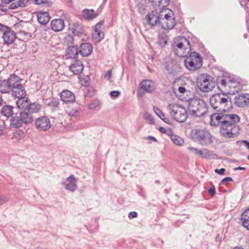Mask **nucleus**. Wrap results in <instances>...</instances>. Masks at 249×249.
<instances>
[{
    "label": "nucleus",
    "mask_w": 249,
    "mask_h": 249,
    "mask_svg": "<svg viewBox=\"0 0 249 249\" xmlns=\"http://www.w3.org/2000/svg\"><path fill=\"white\" fill-rule=\"evenodd\" d=\"M227 112H216L210 115V124L219 126L220 135L225 138H235L239 135L241 127L237 124L240 117L235 114H228Z\"/></svg>",
    "instance_id": "f257e3e1"
},
{
    "label": "nucleus",
    "mask_w": 249,
    "mask_h": 249,
    "mask_svg": "<svg viewBox=\"0 0 249 249\" xmlns=\"http://www.w3.org/2000/svg\"><path fill=\"white\" fill-rule=\"evenodd\" d=\"M212 107L216 112H229L233 106L231 98L227 93H217L213 95L210 99Z\"/></svg>",
    "instance_id": "f03ea898"
},
{
    "label": "nucleus",
    "mask_w": 249,
    "mask_h": 249,
    "mask_svg": "<svg viewBox=\"0 0 249 249\" xmlns=\"http://www.w3.org/2000/svg\"><path fill=\"white\" fill-rule=\"evenodd\" d=\"M187 107L190 114L196 118L205 116L208 111V105L201 99H189Z\"/></svg>",
    "instance_id": "7ed1b4c3"
},
{
    "label": "nucleus",
    "mask_w": 249,
    "mask_h": 249,
    "mask_svg": "<svg viewBox=\"0 0 249 249\" xmlns=\"http://www.w3.org/2000/svg\"><path fill=\"white\" fill-rule=\"evenodd\" d=\"M192 139L204 146H207L213 142V136L208 130L192 129L190 133Z\"/></svg>",
    "instance_id": "20e7f679"
},
{
    "label": "nucleus",
    "mask_w": 249,
    "mask_h": 249,
    "mask_svg": "<svg viewBox=\"0 0 249 249\" xmlns=\"http://www.w3.org/2000/svg\"><path fill=\"white\" fill-rule=\"evenodd\" d=\"M170 115L175 120L179 123H184L188 115L187 110L183 106L177 104H171L168 106Z\"/></svg>",
    "instance_id": "39448f33"
},
{
    "label": "nucleus",
    "mask_w": 249,
    "mask_h": 249,
    "mask_svg": "<svg viewBox=\"0 0 249 249\" xmlns=\"http://www.w3.org/2000/svg\"><path fill=\"white\" fill-rule=\"evenodd\" d=\"M215 86L213 78L208 74H201L198 78L197 86L201 91L205 92L210 91Z\"/></svg>",
    "instance_id": "423d86ee"
},
{
    "label": "nucleus",
    "mask_w": 249,
    "mask_h": 249,
    "mask_svg": "<svg viewBox=\"0 0 249 249\" xmlns=\"http://www.w3.org/2000/svg\"><path fill=\"white\" fill-rule=\"evenodd\" d=\"M184 64L186 68L189 70L195 71L202 67V58L198 53L193 52L185 59Z\"/></svg>",
    "instance_id": "0eeeda50"
},
{
    "label": "nucleus",
    "mask_w": 249,
    "mask_h": 249,
    "mask_svg": "<svg viewBox=\"0 0 249 249\" xmlns=\"http://www.w3.org/2000/svg\"><path fill=\"white\" fill-rule=\"evenodd\" d=\"M35 125L36 129L39 131H46L52 126L51 121L47 116H41L35 121Z\"/></svg>",
    "instance_id": "6e6552de"
},
{
    "label": "nucleus",
    "mask_w": 249,
    "mask_h": 249,
    "mask_svg": "<svg viewBox=\"0 0 249 249\" xmlns=\"http://www.w3.org/2000/svg\"><path fill=\"white\" fill-rule=\"evenodd\" d=\"M218 88L222 91L223 89H226V87L228 86L230 88L233 87L236 88L235 86L232 85L235 83V80L233 78L227 77V76L219 77L216 80Z\"/></svg>",
    "instance_id": "1a4fd4ad"
},
{
    "label": "nucleus",
    "mask_w": 249,
    "mask_h": 249,
    "mask_svg": "<svg viewBox=\"0 0 249 249\" xmlns=\"http://www.w3.org/2000/svg\"><path fill=\"white\" fill-rule=\"evenodd\" d=\"M139 87L143 90L144 92L151 93L155 89V83L150 80H144L141 82Z\"/></svg>",
    "instance_id": "9d476101"
},
{
    "label": "nucleus",
    "mask_w": 249,
    "mask_h": 249,
    "mask_svg": "<svg viewBox=\"0 0 249 249\" xmlns=\"http://www.w3.org/2000/svg\"><path fill=\"white\" fill-rule=\"evenodd\" d=\"M176 24V21L174 14L172 16H169V18L163 19L161 23L160 24L161 27L165 30H170L173 29Z\"/></svg>",
    "instance_id": "9b49d317"
},
{
    "label": "nucleus",
    "mask_w": 249,
    "mask_h": 249,
    "mask_svg": "<svg viewBox=\"0 0 249 249\" xmlns=\"http://www.w3.org/2000/svg\"><path fill=\"white\" fill-rule=\"evenodd\" d=\"M10 90L12 91V95L17 98L26 95L25 88L20 83L13 86Z\"/></svg>",
    "instance_id": "f8f14e48"
},
{
    "label": "nucleus",
    "mask_w": 249,
    "mask_h": 249,
    "mask_svg": "<svg viewBox=\"0 0 249 249\" xmlns=\"http://www.w3.org/2000/svg\"><path fill=\"white\" fill-rule=\"evenodd\" d=\"M172 47H191V43L186 37L183 36H178L175 37L173 40Z\"/></svg>",
    "instance_id": "ddd939ff"
},
{
    "label": "nucleus",
    "mask_w": 249,
    "mask_h": 249,
    "mask_svg": "<svg viewBox=\"0 0 249 249\" xmlns=\"http://www.w3.org/2000/svg\"><path fill=\"white\" fill-rule=\"evenodd\" d=\"M61 100L66 103H73L75 99L74 94L69 90H64L60 93Z\"/></svg>",
    "instance_id": "4468645a"
},
{
    "label": "nucleus",
    "mask_w": 249,
    "mask_h": 249,
    "mask_svg": "<svg viewBox=\"0 0 249 249\" xmlns=\"http://www.w3.org/2000/svg\"><path fill=\"white\" fill-rule=\"evenodd\" d=\"M2 38L4 44L7 45L14 43L17 38L15 32L10 29L3 33Z\"/></svg>",
    "instance_id": "2eb2a0df"
},
{
    "label": "nucleus",
    "mask_w": 249,
    "mask_h": 249,
    "mask_svg": "<svg viewBox=\"0 0 249 249\" xmlns=\"http://www.w3.org/2000/svg\"><path fill=\"white\" fill-rule=\"evenodd\" d=\"M69 69L74 74L78 75L82 72L84 65L81 61L76 60L74 63L70 66Z\"/></svg>",
    "instance_id": "dca6fc26"
},
{
    "label": "nucleus",
    "mask_w": 249,
    "mask_h": 249,
    "mask_svg": "<svg viewBox=\"0 0 249 249\" xmlns=\"http://www.w3.org/2000/svg\"><path fill=\"white\" fill-rule=\"evenodd\" d=\"M16 107L10 105H5L2 107L0 110V113L2 115L10 118L13 116L15 114V110H17Z\"/></svg>",
    "instance_id": "f3484780"
},
{
    "label": "nucleus",
    "mask_w": 249,
    "mask_h": 249,
    "mask_svg": "<svg viewBox=\"0 0 249 249\" xmlns=\"http://www.w3.org/2000/svg\"><path fill=\"white\" fill-rule=\"evenodd\" d=\"M68 183L65 185V188L71 192H74L76 190L77 186L76 184L77 179L73 175H71L66 180Z\"/></svg>",
    "instance_id": "a211bd4d"
},
{
    "label": "nucleus",
    "mask_w": 249,
    "mask_h": 249,
    "mask_svg": "<svg viewBox=\"0 0 249 249\" xmlns=\"http://www.w3.org/2000/svg\"><path fill=\"white\" fill-rule=\"evenodd\" d=\"M164 68L170 75L175 76L177 73L178 65L173 61L166 62L164 64Z\"/></svg>",
    "instance_id": "6ab92c4d"
},
{
    "label": "nucleus",
    "mask_w": 249,
    "mask_h": 249,
    "mask_svg": "<svg viewBox=\"0 0 249 249\" xmlns=\"http://www.w3.org/2000/svg\"><path fill=\"white\" fill-rule=\"evenodd\" d=\"M65 27L64 21L60 18L53 19L51 22L52 29L55 32L62 31Z\"/></svg>",
    "instance_id": "aec40b11"
},
{
    "label": "nucleus",
    "mask_w": 249,
    "mask_h": 249,
    "mask_svg": "<svg viewBox=\"0 0 249 249\" xmlns=\"http://www.w3.org/2000/svg\"><path fill=\"white\" fill-rule=\"evenodd\" d=\"M18 98L16 102L18 107L20 109H23L24 111L27 110L29 105H30V100L25 96H22Z\"/></svg>",
    "instance_id": "412c9836"
},
{
    "label": "nucleus",
    "mask_w": 249,
    "mask_h": 249,
    "mask_svg": "<svg viewBox=\"0 0 249 249\" xmlns=\"http://www.w3.org/2000/svg\"><path fill=\"white\" fill-rule=\"evenodd\" d=\"M69 29L75 36H80L84 32L83 27L78 23L70 24Z\"/></svg>",
    "instance_id": "4be33fe9"
},
{
    "label": "nucleus",
    "mask_w": 249,
    "mask_h": 249,
    "mask_svg": "<svg viewBox=\"0 0 249 249\" xmlns=\"http://www.w3.org/2000/svg\"><path fill=\"white\" fill-rule=\"evenodd\" d=\"M163 8L160 10L158 13L159 18L160 19V24L161 23L163 19H166L174 14L173 12L170 9L162 7Z\"/></svg>",
    "instance_id": "5701e85b"
},
{
    "label": "nucleus",
    "mask_w": 249,
    "mask_h": 249,
    "mask_svg": "<svg viewBox=\"0 0 249 249\" xmlns=\"http://www.w3.org/2000/svg\"><path fill=\"white\" fill-rule=\"evenodd\" d=\"M147 22L152 26H155L158 23L160 24V19L158 13H155L152 12L151 13L147 15Z\"/></svg>",
    "instance_id": "b1692460"
},
{
    "label": "nucleus",
    "mask_w": 249,
    "mask_h": 249,
    "mask_svg": "<svg viewBox=\"0 0 249 249\" xmlns=\"http://www.w3.org/2000/svg\"><path fill=\"white\" fill-rule=\"evenodd\" d=\"M78 48H67L65 54L67 59H74L77 60L78 57Z\"/></svg>",
    "instance_id": "393cba45"
},
{
    "label": "nucleus",
    "mask_w": 249,
    "mask_h": 249,
    "mask_svg": "<svg viewBox=\"0 0 249 249\" xmlns=\"http://www.w3.org/2000/svg\"><path fill=\"white\" fill-rule=\"evenodd\" d=\"M10 119V126L12 127L18 128L22 126L23 122L20 116H17V114L16 113L15 116L11 117Z\"/></svg>",
    "instance_id": "a878e982"
},
{
    "label": "nucleus",
    "mask_w": 249,
    "mask_h": 249,
    "mask_svg": "<svg viewBox=\"0 0 249 249\" xmlns=\"http://www.w3.org/2000/svg\"><path fill=\"white\" fill-rule=\"evenodd\" d=\"M19 115L22 119L23 123L29 124L32 123L34 121L32 114L26 110L20 111Z\"/></svg>",
    "instance_id": "bb28decb"
},
{
    "label": "nucleus",
    "mask_w": 249,
    "mask_h": 249,
    "mask_svg": "<svg viewBox=\"0 0 249 249\" xmlns=\"http://www.w3.org/2000/svg\"><path fill=\"white\" fill-rule=\"evenodd\" d=\"M6 80L8 85H9V88L11 89L13 86L20 84L21 79L17 75L12 74L10 75L9 77L7 78Z\"/></svg>",
    "instance_id": "cd10ccee"
},
{
    "label": "nucleus",
    "mask_w": 249,
    "mask_h": 249,
    "mask_svg": "<svg viewBox=\"0 0 249 249\" xmlns=\"http://www.w3.org/2000/svg\"><path fill=\"white\" fill-rule=\"evenodd\" d=\"M240 220L242 222V226L249 231V208L242 213Z\"/></svg>",
    "instance_id": "c85d7f7f"
},
{
    "label": "nucleus",
    "mask_w": 249,
    "mask_h": 249,
    "mask_svg": "<svg viewBox=\"0 0 249 249\" xmlns=\"http://www.w3.org/2000/svg\"><path fill=\"white\" fill-rule=\"evenodd\" d=\"M234 104L239 107H243L247 106L245 95L239 94L234 97Z\"/></svg>",
    "instance_id": "c756f323"
},
{
    "label": "nucleus",
    "mask_w": 249,
    "mask_h": 249,
    "mask_svg": "<svg viewBox=\"0 0 249 249\" xmlns=\"http://www.w3.org/2000/svg\"><path fill=\"white\" fill-rule=\"evenodd\" d=\"M50 16L48 13L43 12L37 15V19L38 22L42 24H46L50 20Z\"/></svg>",
    "instance_id": "7c9ffc66"
},
{
    "label": "nucleus",
    "mask_w": 249,
    "mask_h": 249,
    "mask_svg": "<svg viewBox=\"0 0 249 249\" xmlns=\"http://www.w3.org/2000/svg\"><path fill=\"white\" fill-rule=\"evenodd\" d=\"M10 89L9 85H8L6 79H2V77L0 78V92L2 93L9 92Z\"/></svg>",
    "instance_id": "2f4dec72"
},
{
    "label": "nucleus",
    "mask_w": 249,
    "mask_h": 249,
    "mask_svg": "<svg viewBox=\"0 0 249 249\" xmlns=\"http://www.w3.org/2000/svg\"><path fill=\"white\" fill-rule=\"evenodd\" d=\"M41 108V106L40 104L36 103H32L30 102L26 111L32 114L33 113L38 112Z\"/></svg>",
    "instance_id": "473e14b6"
},
{
    "label": "nucleus",
    "mask_w": 249,
    "mask_h": 249,
    "mask_svg": "<svg viewBox=\"0 0 249 249\" xmlns=\"http://www.w3.org/2000/svg\"><path fill=\"white\" fill-rule=\"evenodd\" d=\"M173 91L177 97H178L180 100H182V96L185 94L187 95L188 90L183 87H179L178 89L173 88Z\"/></svg>",
    "instance_id": "72a5a7b5"
},
{
    "label": "nucleus",
    "mask_w": 249,
    "mask_h": 249,
    "mask_svg": "<svg viewBox=\"0 0 249 249\" xmlns=\"http://www.w3.org/2000/svg\"><path fill=\"white\" fill-rule=\"evenodd\" d=\"M93 10L84 9L83 11L82 16L86 19H92L97 17V14H93Z\"/></svg>",
    "instance_id": "f704fd0d"
},
{
    "label": "nucleus",
    "mask_w": 249,
    "mask_h": 249,
    "mask_svg": "<svg viewBox=\"0 0 249 249\" xmlns=\"http://www.w3.org/2000/svg\"><path fill=\"white\" fill-rule=\"evenodd\" d=\"M25 137V133L21 130H17L13 133L12 139L16 142H18L23 139Z\"/></svg>",
    "instance_id": "c9c22d12"
},
{
    "label": "nucleus",
    "mask_w": 249,
    "mask_h": 249,
    "mask_svg": "<svg viewBox=\"0 0 249 249\" xmlns=\"http://www.w3.org/2000/svg\"><path fill=\"white\" fill-rule=\"evenodd\" d=\"M18 39L24 42H27L31 37L30 33H26L24 31H19L18 33Z\"/></svg>",
    "instance_id": "e433bc0d"
},
{
    "label": "nucleus",
    "mask_w": 249,
    "mask_h": 249,
    "mask_svg": "<svg viewBox=\"0 0 249 249\" xmlns=\"http://www.w3.org/2000/svg\"><path fill=\"white\" fill-rule=\"evenodd\" d=\"M104 36V34L102 31H94L92 33V39L95 42H100Z\"/></svg>",
    "instance_id": "4c0bfd02"
},
{
    "label": "nucleus",
    "mask_w": 249,
    "mask_h": 249,
    "mask_svg": "<svg viewBox=\"0 0 249 249\" xmlns=\"http://www.w3.org/2000/svg\"><path fill=\"white\" fill-rule=\"evenodd\" d=\"M64 43L67 47H78L74 45V38L72 35H69L65 37Z\"/></svg>",
    "instance_id": "58836bf2"
},
{
    "label": "nucleus",
    "mask_w": 249,
    "mask_h": 249,
    "mask_svg": "<svg viewBox=\"0 0 249 249\" xmlns=\"http://www.w3.org/2000/svg\"><path fill=\"white\" fill-rule=\"evenodd\" d=\"M170 2V0H153V3L155 6L165 7Z\"/></svg>",
    "instance_id": "ea45409f"
},
{
    "label": "nucleus",
    "mask_w": 249,
    "mask_h": 249,
    "mask_svg": "<svg viewBox=\"0 0 249 249\" xmlns=\"http://www.w3.org/2000/svg\"><path fill=\"white\" fill-rule=\"evenodd\" d=\"M171 139L173 143L177 145H182L184 143V140L178 136L172 135Z\"/></svg>",
    "instance_id": "a19ab883"
},
{
    "label": "nucleus",
    "mask_w": 249,
    "mask_h": 249,
    "mask_svg": "<svg viewBox=\"0 0 249 249\" xmlns=\"http://www.w3.org/2000/svg\"><path fill=\"white\" fill-rule=\"evenodd\" d=\"M187 48H174V53L175 54L180 57H185L186 56L187 54L184 52Z\"/></svg>",
    "instance_id": "79ce46f5"
},
{
    "label": "nucleus",
    "mask_w": 249,
    "mask_h": 249,
    "mask_svg": "<svg viewBox=\"0 0 249 249\" xmlns=\"http://www.w3.org/2000/svg\"><path fill=\"white\" fill-rule=\"evenodd\" d=\"M82 50H79V52L83 57H87L92 52L93 48H82Z\"/></svg>",
    "instance_id": "37998d69"
},
{
    "label": "nucleus",
    "mask_w": 249,
    "mask_h": 249,
    "mask_svg": "<svg viewBox=\"0 0 249 249\" xmlns=\"http://www.w3.org/2000/svg\"><path fill=\"white\" fill-rule=\"evenodd\" d=\"M59 102L58 100L53 99L51 102L48 104V106L52 107L53 109L54 110L58 107Z\"/></svg>",
    "instance_id": "c03bdc74"
},
{
    "label": "nucleus",
    "mask_w": 249,
    "mask_h": 249,
    "mask_svg": "<svg viewBox=\"0 0 249 249\" xmlns=\"http://www.w3.org/2000/svg\"><path fill=\"white\" fill-rule=\"evenodd\" d=\"M168 38L167 36L162 37L159 38V43L161 47H163L166 45H168Z\"/></svg>",
    "instance_id": "a18cd8bd"
},
{
    "label": "nucleus",
    "mask_w": 249,
    "mask_h": 249,
    "mask_svg": "<svg viewBox=\"0 0 249 249\" xmlns=\"http://www.w3.org/2000/svg\"><path fill=\"white\" fill-rule=\"evenodd\" d=\"M153 109L155 113L161 119L163 117H164L165 115L163 112L158 107H154Z\"/></svg>",
    "instance_id": "49530a36"
},
{
    "label": "nucleus",
    "mask_w": 249,
    "mask_h": 249,
    "mask_svg": "<svg viewBox=\"0 0 249 249\" xmlns=\"http://www.w3.org/2000/svg\"><path fill=\"white\" fill-rule=\"evenodd\" d=\"M188 149L190 150L193 153H194L195 155L202 156L203 154L202 151L201 150H199L198 149L193 147H188Z\"/></svg>",
    "instance_id": "de8ad7c7"
},
{
    "label": "nucleus",
    "mask_w": 249,
    "mask_h": 249,
    "mask_svg": "<svg viewBox=\"0 0 249 249\" xmlns=\"http://www.w3.org/2000/svg\"><path fill=\"white\" fill-rule=\"evenodd\" d=\"M144 117L145 119L148 121L150 124H154L155 121L152 116L147 112H146L144 114Z\"/></svg>",
    "instance_id": "09e8293b"
},
{
    "label": "nucleus",
    "mask_w": 249,
    "mask_h": 249,
    "mask_svg": "<svg viewBox=\"0 0 249 249\" xmlns=\"http://www.w3.org/2000/svg\"><path fill=\"white\" fill-rule=\"evenodd\" d=\"M138 9L139 13L144 14L146 9V6L142 3H139L138 4Z\"/></svg>",
    "instance_id": "8fccbe9b"
},
{
    "label": "nucleus",
    "mask_w": 249,
    "mask_h": 249,
    "mask_svg": "<svg viewBox=\"0 0 249 249\" xmlns=\"http://www.w3.org/2000/svg\"><path fill=\"white\" fill-rule=\"evenodd\" d=\"M6 126L4 123L2 125H0V136H3L6 135Z\"/></svg>",
    "instance_id": "3c124183"
},
{
    "label": "nucleus",
    "mask_w": 249,
    "mask_h": 249,
    "mask_svg": "<svg viewBox=\"0 0 249 249\" xmlns=\"http://www.w3.org/2000/svg\"><path fill=\"white\" fill-rule=\"evenodd\" d=\"M233 181V179L231 177H226L222 179L220 183V185H228L230 181Z\"/></svg>",
    "instance_id": "603ef678"
},
{
    "label": "nucleus",
    "mask_w": 249,
    "mask_h": 249,
    "mask_svg": "<svg viewBox=\"0 0 249 249\" xmlns=\"http://www.w3.org/2000/svg\"><path fill=\"white\" fill-rule=\"evenodd\" d=\"M100 103L98 101H94L92 102L89 104L88 107L89 109H94L96 107L99 106Z\"/></svg>",
    "instance_id": "864d4df0"
},
{
    "label": "nucleus",
    "mask_w": 249,
    "mask_h": 249,
    "mask_svg": "<svg viewBox=\"0 0 249 249\" xmlns=\"http://www.w3.org/2000/svg\"><path fill=\"white\" fill-rule=\"evenodd\" d=\"M7 48H0V52H3V51L5 52V53L4 54H0V55H1V57H7L10 54L9 51L8 50H7Z\"/></svg>",
    "instance_id": "5fc2aeb1"
},
{
    "label": "nucleus",
    "mask_w": 249,
    "mask_h": 249,
    "mask_svg": "<svg viewBox=\"0 0 249 249\" xmlns=\"http://www.w3.org/2000/svg\"><path fill=\"white\" fill-rule=\"evenodd\" d=\"M104 22L103 21L99 22L97 24H96L94 28V31H102L101 27L103 25Z\"/></svg>",
    "instance_id": "6e6d98bb"
},
{
    "label": "nucleus",
    "mask_w": 249,
    "mask_h": 249,
    "mask_svg": "<svg viewBox=\"0 0 249 249\" xmlns=\"http://www.w3.org/2000/svg\"><path fill=\"white\" fill-rule=\"evenodd\" d=\"M28 1V0H18L17 2L19 7H25Z\"/></svg>",
    "instance_id": "4d7b16f0"
},
{
    "label": "nucleus",
    "mask_w": 249,
    "mask_h": 249,
    "mask_svg": "<svg viewBox=\"0 0 249 249\" xmlns=\"http://www.w3.org/2000/svg\"><path fill=\"white\" fill-rule=\"evenodd\" d=\"M208 193L212 196H213L215 195V190L214 185L212 184V186L208 190Z\"/></svg>",
    "instance_id": "13d9d810"
},
{
    "label": "nucleus",
    "mask_w": 249,
    "mask_h": 249,
    "mask_svg": "<svg viewBox=\"0 0 249 249\" xmlns=\"http://www.w3.org/2000/svg\"><path fill=\"white\" fill-rule=\"evenodd\" d=\"M128 217L130 219L136 218L138 217V213L135 212H131L128 213Z\"/></svg>",
    "instance_id": "bf43d9fd"
},
{
    "label": "nucleus",
    "mask_w": 249,
    "mask_h": 249,
    "mask_svg": "<svg viewBox=\"0 0 249 249\" xmlns=\"http://www.w3.org/2000/svg\"><path fill=\"white\" fill-rule=\"evenodd\" d=\"M120 91L117 90H113L110 92V95L111 97H117L120 95Z\"/></svg>",
    "instance_id": "052dcab7"
},
{
    "label": "nucleus",
    "mask_w": 249,
    "mask_h": 249,
    "mask_svg": "<svg viewBox=\"0 0 249 249\" xmlns=\"http://www.w3.org/2000/svg\"><path fill=\"white\" fill-rule=\"evenodd\" d=\"M225 171H226L225 169L223 168H221L220 169H215L214 170V172L218 174L221 175H225Z\"/></svg>",
    "instance_id": "680f3d73"
},
{
    "label": "nucleus",
    "mask_w": 249,
    "mask_h": 249,
    "mask_svg": "<svg viewBox=\"0 0 249 249\" xmlns=\"http://www.w3.org/2000/svg\"><path fill=\"white\" fill-rule=\"evenodd\" d=\"M7 201H8V197L4 196H0V205L3 204Z\"/></svg>",
    "instance_id": "e2e57ef3"
},
{
    "label": "nucleus",
    "mask_w": 249,
    "mask_h": 249,
    "mask_svg": "<svg viewBox=\"0 0 249 249\" xmlns=\"http://www.w3.org/2000/svg\"><path fill=\"white\" fill-rule=\"evenodd\" d=\"M18 3L17 2H15L13 3H12L9 6V9H15L18 7H19V6H18Z\"/></svg>",
    "instance_id": "0e129e2a"
},
{
    "label": "nucleus",
    "mask_w": 249,
    "mask_h": 249,
    "mask_svg": "<svg viewBox=\"0 0 249 249\" xmlns=\"http://www.w3.org/2000/svg\"><path fill=\"white\" fill-rule=\"evenodd\" d=\"M193 43H195V41H196V43L195 44H193V46H195L196 47H202L203 45L202 44V43L201 42H199L198 40H197V39L196 38H193Z\"/></svg>",
    "instance_id": "69168bd1"
},
{
    "label": "nucleus",
    "mask_w": 249,
    "mask_h": 249,
    "mask_svg": "<svg viewBox=\"0 0 249 249\" xmlns=\"http://www.w3.org/2000/svg\"><path fill=\"white\" fill-rule=\"evenodd\" d=\"M9 30L7 26L3 25L1 24H0V31L4 33L6 31H7Z\"/></svg>",
    "instance_id": "338daca9"
},
{
    "label": "nucleus",
    "mask_w": 249,
    "mask_h": 249,
    "mask_svg": "<svg viewBox=\"0 0 249 249\" xmlns=\"http://www.w3.org/2000/svg\"><path fill=\"white\" fill-rule=\"evenodd\" d=\"M105 77H107L108 80H109L112 76V70L110 69L107 71L105 73Z\"/></svg>",
    "instance_id": "774afa93"
}]
</instances>
